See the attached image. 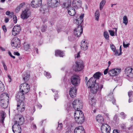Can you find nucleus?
Masks as SVG:
<instances>
[{
  "mask_svg": "<svg viewBox=\"0 0 133 133\" xmlns=\"http://www.w3.org/2000/svg\"><path fill=\"white\" fill-rule=\"evenodd\" d=\"M103 87V84H102L96 83L95 86L89 88L91 93L95 94L98 91H101Z\"/></svg>",
  "mask_w": 133,
  "mask_h": 133,
  "instance_id": "obj_1",
  "label": "nucleus"
},
{
  "mask_svg": "<svg viewBox=\"0 0 133 133\" xmlns=\"http://www.w3.org/2000/svg\"><path fill=\"white\" fill-rule=\"evenodd\" d=\"M84 67L83 62L79 60L75 62V65H74L72 68L75 71H79L82 70Z\"/></svg>",
  "mask_w": 133,
  "mask_h": 133,
  "instance_id": "obj_2",
  "label": "nucleus"
},
{
  "mask_svg": "<svg viewBox=\"0 0 133 133\" xmlns=\"http://www.w3.org/2000/svg\"><path fill=\"white\" fill-rule=\"evenodd\" d=\"M30 86L28 84L24 83L21 84L20 87V91L23 94L27 93L29 91Z\"/></svg>",
  "mask_w": 133,
  "mask_h": 133,
  "instance_id": "obj_3",
  "label": "nucleus"
},
{
  "mask_svg": "<svg viewBox=\"0 0 133 133\" xmlns=\"http://www.w3.org/2000/svg\"><path fill=\"white\" fill-rule=\"evenodd\" d=\"M71 83L75 86H77L79 85L80 82L79 77L77 75H74L70 78Z\"/></svg>",
  "mask_w": 133,
  "mask_h": 133,
  "instance_id": "obj_4",
  "label": "nucleus"
},
{
  "mask_svg": "<svg viewBox=\"0 0 133 133\" xmlns=\"http://www.w3.org/2000/svg\"><path fill=\"white\" fill-rule=\"evenodd\" d=\"M74 108L76 110H78L82 108L83 104L79 99H75L72 103Z\"/></svg>",
  "mask_w": 133,
  "mask_h": 133,
  "instance_id": "obj_5",
  "label": "nucleus"
},
{
  "mask_svg": "<svg viewBox=\"0 0 133 133\" xmlns=\"http://www.w3.org/2000/svg\"><path fill=\"white\" fill-rule=\"evenodd\" d=\"M20 40L17 37H14L11 40V44L14 48L20 47Z\"/></svg>",
  "mask_w": 133,
  "mask_h": 133,
  "instance_id": "obj_6",
  "label": "nucleus"
},
{
  "mask_svg": "<svg viewBox=\"0 0 133 133\" xmlns=\"http://www.w3.org/2000/svg\"><path fill=\"white\" fill-rule=\"evenodd\" d=\"M60 3L59 0H48L47 1L48 6L52 8L57 7Z\"/></svg>",
  "mask_w": 133,
  "mask_h": 133,
  "instance_id": "obj_7",
  "label": "nucleus"
},
{
  "mask_svg": "<svg viewBox=\"0 0 133 133\" xmlns=\"http://www.w3.org/2000/svg\"><path fill=\"white\" fill-rule=\"evenodd\" d=\"M12 129L14 133H21V129L19 123L17 121L15 122V123L12 126Z\"/></svg>",
  "mask_w": 133,
  "mask_h": 133,
  "instance_id": "obj_8",
  "label": "nucleus"
},
{
  "mask_svg": "<svg viewBox=\"0 0 133 133\" xmlns=\"http://www.w3.org/2000/svg\"><path fill=\"white\" fill-rule=\"evenodd\" d=\"M101 129L102 133H110L111 128L107 124H102L101 126Z\"/></svg>",
  "mask_w": 133,
  "mask_h": 133,
  "instance_id": "obj_9",
  "label": "nucleus"
},
{
  "mask_svg": "<svg viewBox=\"0 0 133 133\" xmlns=\"http://www.w3.org/2000/svg\"><path fill=\"white\" fill-rule=\"evenodd\" d=\"M121 71V69H120L115 68L110 70L108 73L110 76H114L118 74Z\"/></svg>",
  "mask_w": 133,
  "mask_h": 133,
  "instance_id": "obj_10",
  "label": "nucleus"
},
{
  "mask_svg": "<svg viewBox=\"0 0 133 133\" xmlns=\"http://www.w3.org/2000/svg\"><path fill=\"white\" fill-rule=\"evenodd\" d=\"M30 15V12L28 9L23 11L21 15V17L23 19H27Z\"/></svg>",
  "mask_w": 133,
  "mask_h": 133,
  "instance_id": "obj_11",
  "label": "nucleus"
},
{
  "mask_svg": "<svg viewBox=\"0 0 133 133\" xmlns=\"http://www.w3.org/2000/svg\"><path fill=\"white\" fill-rule=\"evenodd\" d=\"M83 32V28L82 26H78L74 30L75 36L77 37H79Z\"/></svg>",
  "mask_w": 133,
  "mask_h": 133,
  "instance_id": "obj_12",
  "label": "nucleus"
},
{
  "mask_svg": "<svg viewBox=\"0 0 133 133\" xmlns=\"http://www.w3.org/2000/svg\"><path fill=\"white\" fill-rule=\"evenodd\" d=\"M42 0H33L31 3V5L34 8H37L41 6Z\"/></svg>",
  "mask_w": 133,
  "mask_h": 133,
  "instance_id": "obj_13",
  "label": "nucleus"
},
{
  "mask_svg": "<svg viewBox=\"0 0 133 133\" xmlns=\"http://www.w3.org/2000/svg\"><path fill=\"white\" fill-rule=\"evenodd\" d=\"M125 74L130 78L133 77V69L130 67L127 68L125 70Z\"/></svg>",
  "mask_w": 133,
  "mask_h": 133,
  "instance_id": "obj_14",
  "label": "nucleus"
},
{
  "mask_svg": "<svg viewBox=\"0 0 133 133\" xmlns=\"http://www.w3.org/2000/svg\"><path fill=\"white\" fill-rule=\"evenodd\" d=\"M21 30V27L20 25H16L13 28L12 31V34L15 36L19 34Z\"/></svg>",
  "mask_w": 133,
  "mask_h": 133,
  "instance_id": "obj_15",
  "label": "nucleus"
},
{
  "mask_svg": "<svg viewBox=\"0 0 133 133\" xmlns=\"http://www.w3.org/2000/svg\"><path fill=\"white\" fill-rule=\"evenodd\" d=\"M25 105L24 103L21 102L18 103L17 105V109L18 111L22 112L25 110Z\"/></svg>",
  "mask_w": 133,
  "mask_h": 133,
  "instance_id": "obj_16",
  "label": "nucleus"
},
{
  "mask_svg": "<svg viewBox=\"0 0 133 133\" xmlns=\"http://www.w3.org/2000/svg\"><path fill=\"white\" fill-rule=\"evenodd\" d=\"M81 0H73L72 5L76 9L81 7Z\"/></svg>",
  "mask_w": 133,
  "mask_h": 133,
  "instance_id": "obj_17",
  "label": "nucleus"
},
{
  "mask_svg": "<svg viewBox=\"0 0 133 133\" xmlns=\"http://www.w3.org/2000/svg\"><path fill=\"white\" fill-rule=\"evenodd\" d=\"M94 78L91 77L87 82V85L88 87V88H91L94 86L96 84V80L94 79Z\"/></svg>",
  "mask_w": 133,
  "mask_h": 133,
  "instance_id": "obj_18",
  "label": "nucleus"
},
{
  "mask_svg": "<svg viewBox=\"0 0 133 133\" xmlns=\"http://www.w3.org/2000/svg\"><path fill=\"white\" fill-rule=\"evenodd\" d=\"M105 98L107 101H112L114 104H115V100L114 98L112 93H110L109 95L105 96Z\"/></svg>",
  "mask_w": 133,
  "mask_h": 133,
  "instance_id": "obj_19",
  "label": "nucleus"
},
{
  "mask_svg": "<svg viewBox=\"0 0 133 133\" xmlns=\"http://www.w3.org/2000/svg\"><path fill=\"white\" fill-rule=\"evenodd\" d=\"M76 89L75 87H72L70 89L69 95L72 98L75 97L76 96Z\"/></svg>",
  "mask_w": 133,
  "mask_h": 133,
  "instance_id": "obj_20",
  "label": "nucleus"
},
{
  "mask_svg": "<svg viewBox=\"0 0 133 133\" xmlns=\"http://www.w3.org/2000/svg\"><path fill=\"white\" fill-rule=\"evenodd\" d=\"M21 92H19L18 94L16 96V97L18 99V103H21L23 102V100L24 99L25 97L24 95Z\"/></svg>",
  "mask_w": 133,
  "mask_h": 133,
  "instance_id": "obj_21",
  "label": "nucleus"
},
{
  "mask_svg": "<svg viewBox=\"0 0 133 133\" xmlns=\"http://www.w3.org/2000/svg\"><path fill=\"white\" fill-rule=\"evenodd\" d=\"M74 133H85L84 130L82 126L76 128L74 130Z\"/></svg>",
  "mask_w": 133,
  "mask_h": 133,
  "instance_id": "obj_22",
  "label": "nucleus"
},
{
  "mask_svg": "<svg viewBox=\"0 0 133 133\" xmlns=\"http://www.w3.org/2000/svg\"><path fill=\"white\" fill-rule=\"evenodd\" d=\"M76 123L78 124H82L84 121V118L78 117V116L74 115Z\"/></svg>",
  "mask_w": 133,
  "mask_h": 133,
  "instance_id": "obj_23",
  "label": "nucleus"
},
{
  "mask_svg": "<svg viewBox=\"0 0 133 133\" xmlns=\"http://www.w3.org/2000/svg\"><path fill=\"white\" fill-rule=\"evenodd\" d=\"M88 44L87 42L86 41H82L81 42V49L83 50H85L88 49Z\"/></svg>",
  "mask_w": 133,
  "mask_h": 133,
  "instance_id": "obj_24",
  "label": "nucleus"
},
{
  "mask_svg": "<svg viewBox=\"0 0 133 133\" xmlns=\"http://www.w3.org/2000/svg\"><path fill=\"white\" fill-rule=\"evenodd\" d=\"M68 14L71 16H74L76 14V10L72 7L69 8L68 9Z\"/></svg>",
  "mask_w": 133,
  "mask_h": 133,
  "instance_id": "obj_25",
  "label": "nucleus"
},
{
  "mask_svg": "<svg viewBox=\"0 0 133 133\" xmlns=\"http://www.w3.org/2000/svg\"><path fill=\"white\" fill-rule=\"evenodd\" d=\"M96 119L98 123L101 124H103L104 123V120L103 117L100 115H98L96 117Z\"/></svg>",
  "mask_w": 133,
  "mask_h": 133,
  "instance_id": "obj_26",
  "label": "nucleus"
},
{
  "mask_svg": "<svg viewBox=\"0 0 133 133\" xmlns=\"http://www.w3.org/2000/svg\"><path fill=\"white\" fill-rule=\"evenodd\" d=\"M102 75V73L100 72H97L95 73L93 75V77L92 78H94V79L96 81L97 79H99L100 77Z\"/></svg>",
  "mask_w": 133,
  "mask_h": 133,
  "instance_id": "obj_27",
  "label": "nucleus"
},
{
  "mask_svg": "<svg viewBox=\"0 0 133 133\" xmlns=\"http://www.w3.org/2000/svg\"><path fill=\"white\" fill-rule=\"evenodd\" d=\"M64 53L63 51L59 50H57L55 51V55L56 56H59L60 57H63L64 56Z\"/></svg>",
  "mask_w": 133,
  "mask_h": 133,
  "instance_id": "obj_28",
  "label": "nucleus"
},
{
  "mask_svg": "<svg viewBox=\"0 0 133 133\" xmlns=\"http://www.w3.org/2000/svg\"><path fill=\"white\" fill-rule=\"evenodd\" d=\"M76 111L75 112L74 115H76L78 116V117L79 118L84 117V114L82 111L80 110V109L78 110H76Z\"/></svg>",
  "mask_w": 133,
  "mask_h": 133,
  "instance_id": "obj_29",
  "label": "nucleus"
},
{
  "mask_svg": "<svg viewBox=\"0 0 133 133\" xmlns=\"http://www.w3.org/2000/svg\"><path fill=\"white\" fill-rule=\"evenodd\" d=\"M30 75L26 73H25L23 75V78L25 82L28 81Z\"/></svg>",
  "mask_w": 133,
  "mask_h": 133,
  "instance_id": "obj_30",
  "label": "nucleus"
},
{
  "mask_svg": "<svg viewBox=\"0 0 133 133\" xmlns=\"http://www.w3.org/2000/svg\"><path fill=\"white\" fill-rule=\"evenodd\" d=\"M5 113L3 111L0 113V115L1 117L0 120L1 123H4V119L5 117L4 116Z\"/></svg>",
  "mask_w": 133,
  "mask_h": 133,
  "instance_id": "obj_31",
  "label": "nucleus"
},
{
  "mask_svg": "<svg viewBox=\"0 0 133 133\" xmlns=\"http://www.w3.org/2000/svg\"><path fill=\"white\" fill-rule=\"evenodd\" d=\"M100 15L99 12L98 10H97L95 13V20L98 21Z\"/></svg>",
  "mask_w": 133,
  "mask_h": 133,
  "instance_id": "obj_32",
  "label": "nucleus"
},
{
  "mask_svg": "<svg viewBox=\"0 0 133 133\" xmlns=\"http://www.w3.org/2000/svg\"><path fill=\"white\" fill-rule=\"evenodd\" d=\"M89 103L90 104L92 107L95 104V100L94 98H91L90 99V100L89 101Z\"/></svg>",
  "mask_w": 133,
  "mask_h": 133,
  "instance_id": "obj_33",
  "label": "nucleus"
},
{
  "mask_svg": "<svg viewBox=\"0 0 133 133\" xmlns=\"http://www.w3.org/2000/svg\"><path fill=\"white\" fill-rule=\"evenodd\" d=\"M106 3V1L105 0H102L100 3V9L101 10Z\"/></svg>",
  "mask_w": 133,
  "mask_h": 133,
  "instance_id": "obj_34",
  "label": "nucleus"
},
{
  "mask_svg": "<svg viewBox=\"0 0 133 133\" xmlns=\"http://www.w3.org/2000/svg\"><path fill=\"white\" fill-rule=\"evenodd\" d=\"M4 90V86L2 83L0 81V92H2Z\"/></svg>",
  "mask_w": 133,
  "mask_h": 133,
  "instance_id": "obj_35",
  "label": "nucleus"
},
{
  "mask_svg": "<svg viewBox=\"0 0 133 133\" xmlns=\"http://www.w3.org/2000/svg\"><path fill=\"white\" fill-rule=\"evenodd\" d=\"M104 38L107 40H109V36L107 31H104Z\"/></svg>",
  "mask_w": 133,
  "mask_h": 133,
  "instance_id": "obj_36",
  "label": "nucleus"
},
{
  "mask_svg": "<svg viewBox=\"0 0 133 133\" xmlns=\"http://www.w3.org/2000/svg\"><path fill=\"white\" fill-rule=\"evenodd\" d=\"M76 20L77 23H78V26H82L81 25V24L83 21V19H81L78 18Z\"/></svg>",
  "mask_w": 133,
  "mask_h": 133,
  "instance_id": "obj_37",
  "label": "nucleus"
},
{
  "mask_svg": "<svg viewBox=\"0 0 133 133\" xmlns=\"http://www.w3.org/2000/svg\"><path fill=\"white\" fill-rule=\"evenodd\" d=\"M19 121H17L18 123H19V125H22V124L23 123V122L24 121V119L23 117H19Z\"/></svg>",
  "mask_w": 133,
  "mask_h": 133,
  "instance_id": "obj_38",
  "label": "nucleus"
},
{
  "mask_svg": "<svg viewBox=\"0 0 133 133\" xmlns=\"http://www.w3.org/2000/svg\"><path fill=\"white\" fill-rule=\"evenodd\" d=\"M123 23L125 24L126 25H127L128 23V19L127 17L126 16H124L123 17Z\"/></svg>",
  "mask_w": 133,
  "mask_h": 133,
  "instance_id": "obj_39",
  "label": "nucleus"
},
{
  "mask_svg": "<svg viewBox=\"0 0 133 133\" xmlns=\"http://www.w3.org/2000/svg\"><path fill=\"white\" fill-rule=\"evenodd\" d=\"M30 48V45L29 44L24 43V49L25 51H27Z\"/></svg>",
  "mask_w": 133,
  "mask_h": 133,
  "instance_id": "obj_40",
  "label": "nucleus"
},
{
  "mask_svg": "<svg viewBox=\"0 0 133 133\" xmlns=\"http://www.w3.org/2000/svg\"><path fill=\"white\" fill-rule=\"evenodd\" d=\"M46 25L45 24H44L41 27V31L42 32L46 31Z\"/></svg>",
  "mask_w": 133,
  "mask_h": 133,
  "instance_id": "obj_41",
  "label": "nucleus"
},
{
  "mask_svg": "<svg viewBox=\"0 0 133 133\" xmlns=\"http://www.w3.org/2000/svg\"><path fill=\"white\" fill-rule=\"evenodd\" d=\"M63 127V124L62 123H59L57 128V129L59 131L61 130Z\"/></svg>",
  "mask_w": 133,
  "mask_h": 133,
  "instance_id": "obj_42",
  "label": "nucleus"
},
{
  "mask_svg": "<svg viewBox=\"0 0 133 133\" xmlns=\"http://www.w3.org/2000/svg\"><path fill=\"white\" fill-rule=\"evenodd\" d=\"M46 76L47 78H50L51 77V76L50 75V74L48 72H45L44 74Z\"/></svg>",
  "mask_w": 133,
  "mask_h": 133,
  "instance_id": "obj_43",
  "label": "nucleus"
},
{
  "mask_svg": "<svg viewBox=\"0 0 133 133\" xmlns=\"http://www.w3.org/2000/svg\"><path fill=\"white\" fill-rule=\"evenodd\" d=\"M110 46L112 51L114 52H115L116 50V48L115 45L113 44H110Z\"/></svg>",
  "mask_w": 133,
  "mask_h": 133,
  "instance_id": "obj_44",
  "label": "nucleus"
},
{
  "mask_svg": "<svg viewBox=\"0 0 133 133\" xmlns=\"http://www.w3.org/2000/svg\"><path fill=\"white\" fill-rule=\"evenodd\" d=\"M120 115L122 118L124 119L125 118L126 115L123 112L120 113Z\"/></svg>",
  "mask_w": 133,
  "mask_h": 133,
  "instance_id": "obj_45",
  "label": "nucleus"
},
{
  "mask_svg": "<svg viewBox=\"0 0 133 133\" xmlns=\"http://www.w3.org/2000/svg\"><path fill=\"white\" fill-rule=\"evenodd\" d=\"M7 95L8 94H6L4 93L1 95V97H2L3 96L4 98L8 99L7 98H8V96H7Z\"/></svg>",
  "mask_w": 133,
  "mask_h": 133,
  "instance_id": "obj_46",
  "label": "nucleus"
},
{
  "mask_svg": "<svg viewBox=\"0 0 133 133\" xmlns=\"http://www.w3.org/2000/svg\"><path fill=\"white\" fill-rule=\"evenodd\" d=\"M7 101L6 100H5V99H2V98H1V100L0 101V103L1 104H5V103L7 102Z\"/></svg>",
  "mask_w": 133,
  "mask_h": 133,
  "instance_id": "obj_47",
  "label": "nucleus"
},
{
  "mask_svg": "<svg viewBox=\"0 0 133 133\" xmlns=\"http://www.w3.org/2000/svg\"><path fill=\"white\" fill-rule=\"evenodd\" d=\"M109 32L111 36H113L115 35V32L114 31L112 30H109Z\"/></svg>",
  "mask_w": 133,
  "mask_h": 133,
  "instance_id": "obj_48",
  "label": "nucleus"
},
{
  "mask_svg": "<svg viewBox=\"0 0 133 133\" xmlns=\"http://www.w3.org/2000/svg\"><path fill=\"white\" fill-rule=\"evenodd\" d=\"M13 19L14 23H16L17 22V17L16 15H14Z\"/></svg>",
  "mask_w": 133,
  "mask_h": 133,
  "instance_id": "obj_49",
  "label": "nucleus"
},
{
  "mask_svg": "<svg viewBox=\"0 0 133 133\" xmlns=\"http://www.w3.org/2000/svg\"><path fill=\"white\" fill-rule=\"evenodd\" d=\"M1 105L2 107L4 109L6 108L8 106L7 102H5V104H1Z\"/></svg>",
  "mask_w": 133,
  "mask_h": 133,
  "instance_id": "obj_50",
  "label": "nucleus"
},
{
  "mask_svg": "<svg viewBox=\"0 0 133 133\" xmlns=\"http://www.w3.org/2000/svg\"><path fill=\"white\" fill-rule=\"evenodd\" d=\"M113 119L114 121L116 122H117L118 120V115H116L114 116Z\"/></svg>",
  "mask_w": 133,
  "mask_h": 133,
  "instance_id": "obj_51",
  "label": "nucleus"
},
{
  "mask_svg": "<svg viewBox=\"0 0 133 133\" xmlns=\"http://www.w3.org/2000/svg\"><path fill=\"white\" fill-rule=\"evenodd\" d=\"M57 94V91H56V92H55V95L54 96L55 99L56 101V99H57L58 97V94Z\"/></svg>",
  "mask_w": 133,
  "mask_h": 133,
  "instance_id": "obj_52",
  "label": "nucleus"
},
{
  "mask_svg": "<svg viewBox=\"0 0 133 133\" xmlns=\"http://www.w3.org/2000/svg\"><path fill=\"white\" fill-rule=\"evenodd\" d=\"M2 63L3 65V66L4 69L5 70H7V68L6 66L5 65L4 63V61H2Z\"/></svg>",
  "mask_w": 133,
  "mask_h": 133,
  "instance_id": "obj_53",
  "label": "nucleus"
},
{
  "mask_svg": "<svg viewBox=\"0 0 133 133\" xmlns=\"http://www.w3.org/2000/svg\"><path fill=\"white\" fill-rule=\"evenodd\" d=\"M21 9V7H20L19 6H17L15 9L16 12L17 13Z\"/></svg>",
  "mask_w": 133,
  "mask_h": 133,
  "instance_id": "obj_54",
  "label": "nucleus"
},
{
  "mask_svg": "<svg viewBox=\"0 0 133 133\" xmlns=\"http://www.w3.org/2000/svg\"><path fill=\"white\" fill-rule=\"evenodd\" d=\"M32 127L33 129L34 130H35L36 129H37V127L34 123H32Z\"/></svg>",
  "mask_w": 133,
  "mask_h": 133,
  "instance_id": "obj_55",
  "label": "nucleus"
},
{
  "mask_svg": "<svg viewBox=\"0 0 133 133\" xmlns=\"http://www.w3.org/2000/svg\"><path fill=\"white\" fill-rule=\"evenodd\" d=\"M129 44H125L124 42H123V46L124 48H127L129 46Z\"/></svg>",
  "mask_w": 133,
  "mask_h": 133,
  "instance_id": "obj_56",
  "label": "nucleus"
},
{
  "mask_svg": "<svg viewBox=\"0 0 133 133\" xmlns=\"http://www.w3.org/2000/svg\"><path fill=\"white\" fill-rule=\"evenodd\" d=\"M2 28L4 32H6L7 29L5 25H3L2 26Z\"/></svg>",
  "mask_w": 133,
  "mask_h": 133,
  "instance_id": "obj_57",
  "label": "nucleus"
},
{
  "mask_svg": "<svg viewBox=\"0 0 133 133\" xmlns=\"http://www.w3.org/2000/svg\"><path fill=\"white\" fill-rule=\"evenodd\" d=\"M109 69L107 68L105 69V70L104 71V75H106L107 74L108 72Z\"/></svg>",
  "mask_w": 133,
  "mask_h": 133,
  "instance_id": "obj_58",
  "label": "nucleus"
},
{
  "mask_svg": "<svg viewBox=\"0 0 133 133\" xmlns=\"http://www.w3.org/2000/svg\"><path fill=\"white\" fill-rule=\"evenodd\" d=\"M9 55L11 57L15 59V57L14 56L12 55L10 51H9L8 52Z\"/></svg>",
  "mask_w": 133,
  "mask_h": 133,
  "instance_id": "obj_59",
  "label": "nucleus"
},
{
  "mask_svg": "<svg viewBox=\"0 0 133 133\" xmlns=\"http://www.w3.org/2000/svg\"><path fill=\"white\" fill-rule=\"evenodd\" d=\"M133 93V92L132 91H129L128 92V95L129 97L130 98L132 95Z\"/></svg>",
  "mask_w": 133,
  "mask_h": 133,
  "instance_id": "obj_60",
  "label": "nucleus"
},
{
  "mask_svg": "<svg viewBox=\"0 0 133 133\" xmlns=\"http://www.w3.org/2000/svg\"><path fill=\"white\" fill-rule=\"evenodd\" d=\"M25 4L24 3H21L20 5L19 6L21 8H22L23 6L24 5H25Z\"/></svg>",
  "mask_w": 133,
  "mask_h": 133,
  "instance_id": "obj_61",
  "label": "nucleus"
},
{
  "mask_svg": "<svg viewBox=\"0 0 133 133\" xmlns=\"http://www.w3.org/2000/svg\"><path fill=\"white\" fill-rule=\"evenodd\" d=\"M113 133H120L119 131L116 129L114 130L113 132Z\"/></svg>",
  "mask_w": 133,
  "mask_h": 133,
  "instance_id": "obj_62",
  "label": "nucleus"
},
{
  "mask_svg": "<svg viewBox=\"0 0 133 133\" xmlns=\"http://www.w3.org/2000/svg\"><path fill=\"white\" fill-rule=\"evenodd\" d=\"M14 13L13 12H11V14L10 15H9V17L10 18H12V17L14 16Z\"/></svg>",
  "mask_w": 133,
  "mask_h": 133,
  "instance_id": "obj_63",
  "label": "nucleus"
},
{
  "mask_svg": "<svg viewBox=\"0 0 133 133\" xmlns=\"http://www.w3.org/2000/svg\"><path fill=\"white\" fill-rule=\"evenodd\" d=\"M9 21V19L8 18H5L4 21L6 23H8Z\"/></svg>",
  "mask_w": 133,
  "mask_h": 133,
  "instance_id": "obj_64",
  "label": "nucleus"
}]
</instances>
